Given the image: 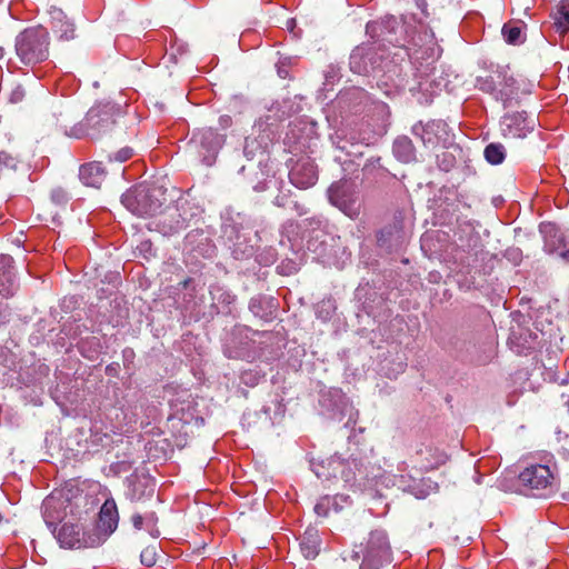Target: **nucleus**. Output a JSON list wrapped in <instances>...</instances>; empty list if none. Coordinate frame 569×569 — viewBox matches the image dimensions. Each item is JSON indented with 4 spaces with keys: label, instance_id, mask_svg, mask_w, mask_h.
I'll return each instance as SVG.
<instances>
[{
    "label": "nucleus",
    "instance_id": "obj_41",
    "mask_svg": "<svg viewBox=\"0 0 569 569\" xmlns=\"http://www.w3.org/2000/svg\"><path fill=\"white\" fill-rule=\"evenodd\" d=\"M191 405H196L194 400L188 401V408H190Z\"/></svg>",
    "mask_w": 569,
    "mask_h": 569
},
{
    "label": "nucleus",
    "instance_id": "obj_31",
    "mask_svg": "<svg viewBox=\"0 0 569 569\" xmlns=\"http://www.w3.org/2000/svg\"><path fill=\"white\" fill-rule=\"evenodd\" d=\"M519 118H520V116H516V114L515 116H506L505 117V124L508 128V133L513 134V136L516 134L515 132L511 131V124L513 122H517Z\"/></svg>",
    "mask_w": 569,
    "mask_h": 569
},
{
    "label": "nucleus",
    "instance_id": "obj_3",
    "mask_svg": "<svg viewBox=\"0 0 569 569\" xmlns=\"http://www.w3.org/2000/svg\"><path fill=\"white\" fill-rule=\"evenodd\" d=\"M63 503L64 501L57 500L53 497L47 498L43 502L44 517H51V510L60 508ZM46 522L49 528H52V532L61 548H92L101 543L99 537L84 532L83 528L79 523L66 522L57 531L53 521L46 519Z\"/></svg>",
    "mask_w": 569,
    "mask_h": 569
},
{
    "label": "nucleus",
    "instance_id": "obj_9",
    "mask_svg": "<svg viewBox=\"0 0 569 569\" xmlns=\"http://www.w3.org/2000/svg\"><path fill=\"white\" fill-rule=\"evenodd\" d=\"M119 522V512L116 501L107 499L100 508L98 529L103 536H110L117 528Z\"/></svg>",
    "mask_w": 569,
    "mask_h": 569
},
{
    "label": "nucleus",
    "instance_id": "obj_22",
    "mask_svg": "<svg viewBox=\"0 0 569 569\" xmlns=\"http://www.w3.org/2000/svg\"><path fill=\"white\" fill-rule=\"evenodd\" d=\"M401 231V221H397L395 224L383 228L377 236L378 243L385 246L387 241L392 238L399 239Z\"/></svg>",
    "mask_w": 569,
    "mask_h": 569
},
{
    "label": "nucleus",
    "instance_id": "obj_26",
    "mask_svg": "<svg viewBox=\"0 0 569 569\" xmlns=\"http://www.w3.org/2000/svg\"><path fill=\"white\" fill-rule=\"evenodd\" d=\"M523 23L520 21L508 23L502 27V36H520L523 30Z\"/></svg>",
    "mask_w": 569,
    "mask_h": 569
},
{
    "label": "nucleus",
    "instance_id": "obj_16",
    "mask_svg": "<svg viewBox=\"0 0 569 569\" xmlns=\"http://www.w3.org/2000/svg\"><path fill=\"white\" fill-rule=\"evenodd\" d=\"M553 26L557 32L566 33L569 31V0L558 2L551 13Z\"/></svg>",
    "mask_w": 569,
    "mask_h": 569
},
{
    "label": "nucleus",
    "instance_id": "obj_7",
    "mask_svg": "<svg viewBox=\"0 0 569 569\" xmlns=\"http://www.w3.org/2000/svg\"><path fill=\"white\" fill-rule=\"evenodd\" d=\"M415 460L420 471L428 472L443 466L448 456L436 446L422 443L416 450Z\"/></svg>",
    "mask_w": 569,
    "mask_h": 569
},
{
    "label": "nucleus",
    "instance_id": "obj_29",
    "mask_svg": "<svg viewBox=\"0 0 569 569\" xmlns=\"http://www.w3.org/2000/svg\"><path fill=\"white\" fill-rule=\"evenodd\" d=\"M219 126L222 130H227L232 126V118L228 114H223L219 118Z\"/></svg>",
    "mask_w": 569,
    "mask_h": 569
},
{
    "label": "nucleus",
    "instance_id": "obj_18",
    "mask_svg": "<svg viewBox=\"0 0 569 569\" xmlns=\"http://www.w3.org/2000/svg\"><path fill=\"white\" fill-rule=\"evenodd\" d=\"M18 160L11 154L1 151L0 152V180L10 182L13 181L17 176Z\"/></svg>",
    "mask_w": 569,
    "mask_h": 569
},
{
    "label": "nucleus",
    "instance_id": "obj_25",
    "mask_svg": "<svg viewBox=\"0 0 569 569\" xmlns=\"http://www.w3.org/2000/svg\"><path fill=\"white\" fill-rule=\"evenodd\" d=\"M330 507H331V498L326 496L323 498H321L315 506V512L317 513V516L319 517H328L329 516V512H330Z\"/></svg>",
    "mask_w": 569,
    "mask_h": 569
},
{
    "label": "nucleus",
    "instance_id": "obj_24",
    "mask_svg": "<svg viewBox=\"0 0 569 569\" xmlns=\"http://www.w3.org/2000/svg\"><path fill=\"white\" fill-rule=\"evenodd\" d=\"M132 156H133V149L130 147H124V148L120 149L114 154L113 158L111 156H108L107 163L108 164H112L113 162L122 163V162H126L127 160L131 159Z\"/></svg>",
    "mask_w": 569,
    "mask_h": 569
},
{
    "label": "nucleus",
    "instance_id": "obj_32",
    "mask_svg": "<svg viewBox=\"0 0 569 569\" xmlns=\"http://www.w3.org/2000/svg\"><path fill=\"white\" fill-rule=\"evenodd\" d=\"M57 116H60V117H64L67 116L66 112H63L62 110H60L58 113H53L52 117L56 118V121L52 120V123H54L57 127H60V128H66L67 127V123L71 120V119H64L62 121V123H59V119L57 118Z\"/></svg>",
    "mask_w": 569,
    "mask_h": 569
},
{
    "label": "nucleus",
    "instance_id": "obj_37",
    "mask_svg": "<svg viewBox=\"0 0 569 569\" xmlns=\"http://www.w3.org/2000/svg\"><path fill=\"white\" fill-rule=\"evenodd\" d=\"M232 300H233V298L229 293H224V299H223L224 302L231 303Z\"/></svg>",
    "mask_w": 569,
    "mask_h": 569
},
{
    "label": "nucleus",
    "instance_id": "obj_5",
    "mask_svg": "<svg viewBox=\"0 0 569 569\" xmlns=\"http://www.w3.org/2000/svg\"><path fill=\"white\" fill-rule=\"evenodd\" d=\"M121 202L136 216H153L166 202L164 191L154 183H139L122 194Z\"/></svg>",
    "mask_w": 569,
    "mask_h": 569
},
{
    "label": "nucleus",
    "instance_id": "obj_19",
    "mask_svg": "<svg viewBox=\"0 0 569 569\" xmlns=\"http://www.w3.org/2000/svg\"><path fill=\"white\" fill-rule=\"evenodd\" d=\"M508 67H498L496 71H493V74L485 76V77H477V87L483 91V92H493L497 89L499 90V82L502 81V79L498 78V71H507Z\"/></svg>",
    "mask_w": 569,
    "mask_h": 569
},
{
    "label": "nucleus",
    "instance_id": "obj_30",
    "mask_svg": "<svg viewBox=\"0 0 569 569\" xmlns=\"http://www.w3.org/2000/svg\"><path fill=\"white\" fill-rule=\"evenodd\" d=\"M143 521H144V517H142V516H141V515H139V513H134V515H132V517H131V522H132L133 527H134L137 530H140V529L142 528Z\"/></svg>",
    "mask_w": 569,
    "mask_h": 569
},
{
    "label": "nucleus",
    "instance_id": "obj_36",
    "mask_svg": "<svg viewBox=\"0 0 569 569\" xmlns=\"http://www.w3.org/2000/svg\"><path fill=\"white\" fill-rule=\"evenodd\" d=\"M425 130V127L422 124H416L413 126L412 128V132L417 136L420 134V131H423Z\"/></svg>",
    "mask_w": 569,
    "mask_h": 569
},
{
    "label": "nucleus",
    "instance_id": "obj_35",
    "mask_svg": "<svg viewBox=\"0 0 569 569\" xmlns=\"http://www.w3.org/2000/svg\"><path fill=\"white\" fill-rule=\"evenodd\" d=\"M192 278H186L184 280H182L179 286L182 288V289H188L190 287V284L192 283Z\"/></svg>",
    "mask_w": 569,
    "mask_h": 569
},
{
    "label": "nucleus",
    "instance_id": "obj_20",
    "mask_svg": "<svg viewBox=\"0 0 569 569\" xmlns=\"http://www.w3.org/2000/svg\"><path fill=\"white\" fill-rule=\"evenodd\" d=\"M415 3L426 18L440 16L446 8L442 7L441 0H415Z\"/></svg>",
    "mask_w": 569,
    "mask_h": 569
},
{
    "label": "nucleus",
    "instance_id": "obj_27",
    "mask_svg": "<svg viewBox=\"0 0 569 569\" xmlns=\"http://www.w3.org/2000/svg\"><path fill=\"white\" fill-rule=\"evenodd\" d=\"M24 89L21 86H17L12 89L9 100L13 103L20 102L24 98Z\"/></svg>",
    "mask_w": 569,
    "mask_h": 569
},
{
    "label": "nucleus",
    "instance_id": "obj_38",
    "mask_svg": "<svg viewBox=\"0 0 569 569\" xmlns=\"http://www.w3.org/2000/svg\"><path fill=\"white\" fill-rule=\"evenodd\" d=\"M560 256L565 259V260H569V250H566L563 252L560 253Z\"/></svg>",
    "mask_w": 569,
    "mask_h": 569
},
{
    "label": "nucleus",
    "instance_id": "obj_34",
    "mask_svg": "<svg viewBox=\"0 0 569 569\" xmlns=\"http://www.w3.org/2000/svg\"><path fill=\"white\" fill-rule=\"evenodd\" d=\"M507 43L511 46H519L523 43L525 38H506Z\"/></svg>",
    "mask_w": 569,
    "mask_h": 569
},
{
    "label": "nucleus",
    "instance_id": "obj_14",
    "mask_svg": "<svg viewBox=\"0 0 569 569\" xmlns=\"http://www.w3.org/2000/svg\"><path fill=\"white\" fill-rule=\"evenodd\" d=\"M194 138L199 140L200 144L208 150H214L220 148L224 143L226 137L220 134L214 128L201 129L194 134Z\"/></svg>",
    "mask_w": 569,
    "mask_h": 569
},
{
    "label": "nucleus",
    "instance_id": "obj_1",
    "mask_svg": "<svg viewBox=\"0 0 569 569\" xmlns=\"http://www.w3.org/2000/svg\"><path fill=\"white\" fill-rule=\"evenodd\" d=\"M127 134L124 111L120 104L107 101L94 103L84 118L70 128L68 136L81 139L101 140L122 138Z\"/></svg>",
    "mask_w": 569,
    "mask_h": 569
},
{
    "label": "nucleus",
    "instance_id": "obj_40",
    "mask_svg": "<svg viewBox=\"0 0 569 569\" xmlns=\"http://www.w3.org/2000/svg\"><path fill=\"white\" fill-rule=\"evenodd\" d=\"M3 56H4V50L2 47H0V59L3 58Z\"/></svg>",
    "mask_w": 569,
    "mask_h": 569
},
{
    "label": "nucleus",
    "instance_id": "obj_8",
    "mask_svg": "<svg viewBox=\"0 0 569 569\" xmlns=\"http://www.w3.org/2000/svg\"><path fill=\"white\" fill-rule=\"evenodd\" d=\"M289 178L291 183L297 188L307 189L313 186L318 180L317 168L310 161H299L290 170Z\"/></svg>",
    "mask_w": 569,
    "mask_h": 569
},
{
    "label": "nucleus",
    "instance_id": "obj_43",
    "mask_svg": "<svg viewBox=\"0 0 569 569\" xmlns=\"http://www.w3.org/2000/svg\"><path fill=\"white\" fill-rule=\"evenodd\" d=\"M177 41V38H172V41L171 42H176ZM173 47V43H171V48Z\"/></svg>",
    "mask_w": 569,
    "mask_h": 569
},
{
    "label": "nucleus",
    "instance_id": "obj_4",
    "mask_svg": "<svg viewBox=\"0 0 569 569\" xmlns=\"http://www.w3.org/2000/svg\"><path fill=\"white\" fill-rule=\"evenodd\" d=\"M550 460L543 463H529L518 476L521 486L535 497H550L559 489L557 467L555 463L550 466Z\"/></svg>",
    "mask_w": 569,
    "mask_h": 569
},
{
    "label": "nucleus",
    "instance_id": "obj_11",
    "mask_svg": "<svg viewBox=\"0 0 569 569\" xmlns=\"http://www.w3.org/2000/svg\"><path fill=\"white\" fill-rule=\"evenodd\" d=\"M405 482L406 476H400L399 485L402 486V489L418 499H425L429 495L438 491V483L430 478L412 479L408 485H405Z\"/></svg>",
    "mask_w": 569,
    "mask_h": 569
},
{
    "label": "nucleus",
    "instance_id": "obj_23",
    "mask_svg": "<svg viewBox=\"0 0 569 569\" xmlns=\"http://www.w3.org/2000/svg\"><path fill=\"white\" fill-rule=\"evenodd\" d=\"M157 546L150 545L146 547L140 553V561L147 567H151L157 562Z\"/></svg>",
    "mask_w": 569,
    "mask_h": 569
},
{
    "label": "nucleus",
    "instance_id": "obj_45",
    "mask_svg": "<svg viewBox=\"0 0 569 569\" xmlns=\"http://www.w3.org/2000/svg\"><path fill=\"white\" fill-rule=\"evenodd\" d=\"M567 406H568V411H569V400L567 401Z\"/></svg>",
    "mask_w": 569,
    "mask_h": 569
},
{
    "label": "nucleus",
    "instance_id": "obj_10",
    "mask_svg": "<svg viewBox=\"0 0 569 569\" xmlns=\"http://www.w3.org/2000/svg\"><path fill=\"white\" fill-rule=\"evenodd\" d=\"M107 167L102 161L82 164L79 170L80 180L88 187L99 189L106 180Z\"/></svg>",
    "mask_w": 569,
    "mask_h": 569
},
{
    "label": "nucleus",
    "instance_id": "obj_12",
    "mask_svg": "<svg viewBox=\"0 0 569 569\" xmlns=\"http://www.w3.org/2000/svg\"><path fill=\"white\" fill-rule=\"evenodd\" d=\"M400 21L393 16H386L379 20L370 21L366 26L367 36H386L399 31Z\"/></svg>",
    "mask_w": 569,
    "mask_h": 569
},
{
    "label": "nucleus",
    "instance_id": "obj_44",
    "mask_svg": "<svg viewBox=\"0 0 569 569\" xmlns=\"http://www.w3.org/2000/svg\"><path fill=\"white\" fill-rule=\"evenodd\" d=\"M193 293H196V288H192ZM194 295H191V298H193Z\"/></svg>",
    "mask_w": 569,
    "mask_h": 569
},
{
    "label": "nucleus",
    "instance_id": "obj_28",
    "mask_svg": "<svg viewBox=\"0 0 569 569\" xmlns=\"http://www.w3.org/2000/svg\"><path fill=\"white\" fill-rule=\"evenodd\" d=\"M330 199L331 201L338 206L346 214H348L349 217H355L358 214V211L357 210H352L351 208L347 207L346 204H343L342 202H340L339 200H336V196L335 193H332L330 196Z\"/></svg>",
    "mask_w": 569,
    "mask_h": 569
},
{
    "label": "nucleus",
    "instance_id": "obj_15",
    "mask_svg": "<svg viewBox=\"0 0 569 569\" xmlns=\"http://www.w3.org/2000/svg\"><path fill=\"white\" fill-rule=\"evenodd\" d=\"M395 156L405 163L411 162L416 158V149L412 141L406 137H398L393 142Z\"/></svg>",
    "mask_w": 569,
    "mask_h": 569
},
{
    "label": "nucleus",
    "instance_id": "obj_6",
    "mask_svg": "<svg viewBox=\"0 0 569 569\" xmlns=\"http://www.w3.org/2000/svg\"><path fill=\"white\" fill-rule=\"evenodd\" d=\"M48 42L46 38H17L16 52L26 64L37 63L48 58Z\"/></svg>",
    "mask_w": 569,
    "mask_h": 569
},
{
    "label": "nucleus",
    "instance_id": "obj_42",
    "mask_svg": "<svg viewBox=\"0 0 569 569\" xmlns=\"http://www.w3.org/2000/svg\"><path fill=\"white\" fill-rule=\"evenodd\" d=\"M92 536H96V533H93ZM97 537H99V538H100V540L102 541V540H106V537H107V536H104V537H102V538H101L99 535H97Z\"/></svg>",
    "mask_w": 569,
    "mask_h": 569
},
{
    "label": "nucleus",
    "instance_id": "obj_17",
    "mask_svg": "<svg viewBox=\"0 0 569 569\" xmlns=\"http://www.w3.org/2000/svg\"><path fill=\"white\" fill-rule=\"evenodd\" d=\"M498 78L502 79V81L499 82L500 100L503 102V106L507 107L518 92L517 82L512 76L507 74V71H498Z\"/></svg>",
    "mask_w": 569,
    "mask_h": 569
},
{
    "label": "nucleus",
    "instance_id": "obj_39",
    "mask_svg": "<svg viewBox=\"0 0 569 569\" xmlns=\"http://www.w3.org/2000/svg\"><path fill=\"white\" fill-rule=\"evenodd\" d=\"M452 0H441L442 7L451 4Z\"/></svg>",
    "mask_w": 569,
    "mask_h": 569
},
{
    "label": "nucleus",
    "instance_id": "obj_21",
    "mask_svg": "<svg viewBox=\"0 0 569 569\" xmlns=\"http://www.w3.org/2000/svg\"><path fill=\"white\" fill-rule=\"evenodd\" d=\"M505 157V148L500 143H490L485 148V158L491 164H500Z\"/></svg>",
    "mask_w": 569,
    "mask_h": 569
},
{
    "label": "nucleus",
    "instance_id": "obj_33",
    "mask_svg": "<svg viewBox=\"0 0 569 569\" xmlns=\"http://www.w3.org/2000/svg\"><path fill=\"white\" fill-rule=\"evenodd\" d=\"M144 520L147 521L148 525L154 526L158 521V518L154 512H150L144 517Z\"/></svg>",
    "mask_w": 569,
    "mask_h": 569
},
{
    "label": "nucleus",
    "instance_id": "obj_13",
    "mask_svg": "<svg viewBox=\"0 0 569 569\" xmlns=\"http://www.w3.org/2000/svg\"><path fill=\"white\" fill-rule=\"evenodd\" d=\"M300 550L306 559H315L320 550V537L315 528H308L300 541Z\"/></svg>",
    "mask_w": 569,
    "mask_h": 569
},
{
    "label": "nucleus",
    "instance_id": "obj_2",
    "mask_svg": "<svg viewBox=\"0 0 569 569\" xmlns=\"http://www.w3.org/2000/svg\"><path fill=\"white\" fill-rule=\"evenodd\" d=\"M350 558L359 562V569H381L392 561V548L388 532L371 529L361 541L353 543Z\"/></svg>",
    "mask_w": 569,
    "mask_h": 569
}]
</instances>
